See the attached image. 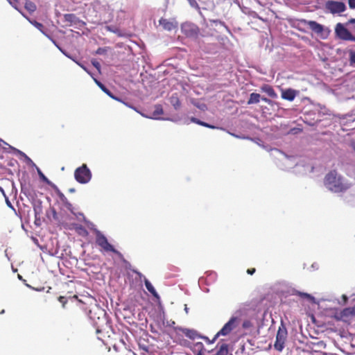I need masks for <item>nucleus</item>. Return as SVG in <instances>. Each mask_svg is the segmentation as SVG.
<instances>
[{
	"instance_id": "f257e3e1",
	"label": "nucleus",
	"mask_w": 355,
	"mask_h": 355,
	"mask_svg": "<svg viewBox=\"0 0 355 355\" xmlns=\"http://www.w3.org/2000/svg\"><path fill=\"white\" fill-rule=\"evenodd\" d=\"M88 317L92 321V325L96 328V334H100L107 327H110V318L105 310L98 305L96 304L89 311Z\"/></svg>"
},
{
	"instance_id": "f03ea898",
	"label": "nucleus",
	"mask_w": 355,
	"mask_h": 355,
	"mask_svg": "<svg viewBox=\"0 0 355 355\" xmlns=\"http://www.w3.org/2000/svg\"><path fill=\"white\" fill-rule=\"evenodd\" d=\"M79 215L83 216V220L87 225V227L95 234L96 244L102 248L105 252H111L125 261V260L123 259V254L119 250H117L113 245L108 242L107 237L96 227V225L92 222L88 220L84 216L83 213L80 212Z\"/></svg>"
},
{
	"instance_id": "7ed1b4c3",
	"label": "nucleus",
	"mask_w": 355,
	"mask_h": 355,
	"mask_svg": "<svg viewBox=\"0 0 355 355\" xmlns=\"http://www.w3.org/2000/svg\"><path fill=\"white\" fill-rule=\"evenodd\" d=\"M324 183L329 191L335 193L343 192L349 188V184L345 182L344 178L334 170L325 175Z\"/></svg>"
},
{
	"instance_id": "20e7f679",
	"label": "nucleus",
	"mask_w": 355,
	"mask_h": 355,
	"mask_svg": "<svg viewBox=\"0 0 355 355\" xmlns=\"http://www.w3.org/2000/svg\"><path fill=\"white\" fill-rule=\"evenodd\" d=\"M308 26V27L315 34L320 36L322 39H327L330 33V30L325 26L313 20H307L305 19H297V26H294L299 31L305 32L300 26Z\"/></svg>"
},
{
	"instance_id": "39448f33",
	"label": "nucleus",
	"mask_w": 355,
	"mask_h": 355,
	"mask_svg": "<svg viewBox=\"0 0 355 355\" xmlns=\"http://www.w3.org/2000/svg\"><path fill=\"white\" fill-rule=\"evenodd\" d=\"M245 308H241L236 310L234 313L230 318L228 321L225 322L223 327L218 331L217 336H228L239 326L241 322V317L245 313Z\"/></svg>"
},
{
	"instance_id": "423d86ee",
	"label": "nucleus",
	"mask_w": 355,
	"mask_h": 355,
	"mask_svg": "<svg viewBox=\"0 0 355 355\" xmlns=\"http://www.w3.org/2000/svg\"><path fill=\"white\" fill-rule=\"evenodd\" d=\"M73 175L77 182L85 184L92 180V173L86 164H83L75 169Z\"/></svg>"
},
{
	"instance_id": "0eeeda50",
	"label": "nucleus",
	"mask_w": 355,
	"mask_h": 355,
	"mask_svg": "<svg viewBox=\"0 0 355 355\" xmlns=\"http://www.w3.org/2000/svg\"><path fill=\"white\" fill-rule=\"evenodd\" d=\"M288 336V331L285 322L282 320L280 325L278 328L275 341L274 343V348L275 350L281 352L285 347V342Z\"/></svg>"
},
{
	"instance_id": "6e6552de",
	"label": "nucleus",
	"mask_w": 355,
	"mask_h": 355,
	"mask_svg": "<svg viewBox=\"0 0 355 355\" xmlns=\"http://www.w3.org/2000/svg\"><path fill=\"white\" fill-rule=\"evenodd\" d=\"M348 24L338 23L334 28V33L336 38L344 40L355 42V35H354L347 28Z\"/></svg>"
},
{
	"instance_id": "1a4fd4ad",
	"label": "nucleus",
	"mask_w": 355,
	"mask_h": 355,
	"mask_svg": "<svg viewBox=\"0 0 355 355\" xmlns=\"http://www.w3.org/2000/svg\"><path fill=\"white\" fill-rule=\"evenodd\" d=\"M181 31L187 37L196 39L198 37L200 29L196 24L186 21L181 24Z\"/></svg>"
},
{
	"instance_id": "9d476101",
	"label": "nucleus",
	"mask_w": 355,
	"mask_h": 355,
	"mask_svg": "<svg viewBox=\"0 0 355 355\" xmlns=\"http://www.w3.org/2000/svg\"><path fill=\"white\" fill-rule=\"evenodd\" d=\"M325 8L331 14H340L346 10L345 3L340 1L328 0L325 3Z\"/></svg>"
},
{
	"instance_id": "9b49d317",
	"label": "nucleus",
	"mask_w": 355,
	"mask_h": 355,
	"mask_svg": "<svg viewBox=\"0 0 355 355\" xmlns=\"http://www.w3.org/2000/svg\"><path fill=\"white\" fill-rule=\"evenodd\" d=\"M206 277H201L198 279V285L206 284L207 286L214 284L217 279V273L213 270L205 272Z\"/></svg>"
},
{
	"instance_id": "f8f14e48",
	"label": "nucleus",
	"mask_w": 355,
	"mask_h": 355,
	"mask_svg": "<svg viewBox=\"0 0 355 355\" xmlns=\"http://www.w3.org/2000/svg\"><path fill=\"white\" fill-rule=\"evenodd\" d=\"M9 148H10L11 153H12L13 154H15L16 155L20 156L19 158L23 159L24 162L28 166L33 167L35 168H36V167H37V166L33 162V161L26 153H24L21 150H20L12 146H9Z\"/></svg>"
},
{
	"instance_id": "ddd939ff",
	"label": "nucleus",
	"mask_w": 355,
	"mask_h": 355,
	"mask_svg": "<svg viewBox=\"0 0 355 355\" xmlns=\"http://www.w3.org/2000/svg\"><path fill=\"white\" fill-rule=\"evenodd\" d=\"M159 24L162 26V28L167 31H171L177 28L178 26V23L175 19H167L163 17H162L159 20Z\"/></svg>"
},
{
	"instance_id": "4468645a",
	"label": "nucleus",
	"mask_w": 355,
	"mask_h": 355,
	"mask_svg": "<svg viewBox=\"0 0 355 355\" xmlns=\"http://www.w3.org/2000/svg\"><path fill=\"white\" fill-rule=\"evenodd\" d=\"M216 352L213 355H228L230 352V345L220 340L216 346Z\"/></svg>"
},
{
	"instance_id": "2eb2a0df",
	"label": "nucleus",
	"mask_w": 355,
	"mask_h": 355,
	"mask_svg": "<svg viewBox=\"0 0 355 355\" xmlns=\"http://www.w3.org/2000/svg\"><path fill=\"white\" fill-rule=\"evenodd\" d=\"M299 94V91L293 88L282 89L281 90V96L283 99L293 101L296 96Z\"/></svg>"
},
{
	"instance_id": "dca6fc26",
	"label": "nucleus",
	"mask_w": 355,
	"mask_h": 355,
	"mask_svg": "<svg viewBox=\"0 0 355 355\" xmlns=\"http://www.w3.org/2000/svg\"><path fill=\"white\" fill-rule=\"evenodd\" d=\"M63 17L64 21L70 23V25L73 24L79 26H83L85 25V23L83 20L80 19L75 14H64Z\"/></svg>"
},
{
	"instance_id": "f3484780",
	"label": "nucleus",
	"mask_w": 355,
	"mask_h": 355,
	"mask_svg": "<svg viewBox=\"0 0 355 355\" xmlns=\"http://www.w3.org/2000/svg\"><path fill=\"white\" fill-rule=\"evenodd\" d=\"M164 113V110L160 104H157L155 105V110L152 113L151 116L145 115L144 114L140 113V114L146 118L155 119V120H166L163 117L158 116Z\"/></svg>"
},
{
	"instance_id": "a211bd4d",
	"label": "nucleus",
	"mask_w": 355,
	"mask_h": 355,
	"mask_svg": "<svg viewBox=\"0 0 355 355\" xmlns=\"http://www.w3.org/2000/svg\"><path fill=\"white\" fill-rule=\"evenodd\" d=\"M355 315V309L354 308H345L342 310L338 315L336 316V318L338 320H344L345 318H349Z\"/></svg>"
},
{
	"instance_id": "6ab92c4d",
	"label": "nucleus",
	"mask_w": 355,
	"mask_h": 355,
	"mask_svg": "<svg viewBox=\"0 0 355 355\" xmlns=\"http://www.w3.org/2000/svg\"><path fill=\"white\" fill-rule=\"evenodd\" d=\"M181 331L185 335L186 337L191 340H195L196 338H200V336H202L200 333H198L196 330L193 329L188 328H181Z\"/></svg>"
},
{
	"instance_id": "aec40b11",
	"label": "nucleus",
	"mask_w": 355,
	"mask_h": 355,
	"mask_svg": "<svg viewBox=\"0 0 355 355\" xmlns=\"http://www.w3.org/2000/svg\"><path fill=\"white\" fill-rule=\"evenodd\" d=\"M144 285L147 291L158 301H160V296L153 286L151 282L146 278L144 277Z\"/></svg>"
},
{
	"instance_id": "412c9836",
	"label": "nucleus",
	"mask_w": 355,
	"mask_h": 355,
	"mask_svg": "<svg viewBox=\"0 0 355 355\" xmlns=\"http://www.w3.org/2000/svg\"><path fill=\"white\" fill-rule=\"evenodd\" d=\"M261 91L266 93L269 97L272 98H277V94L273 87L268 84H264L261 87Z\"/></svg>"
},
{
	"instance_id": "4be33fe9",
	"label": "nucleus",
	"mask_w": 355,
	"mask_h": 355,
	"mask_svg": "<svg viewBox=\"0 0 355 355\" xmlns=\"http://www.w3.org/2000/svg\"><path fill=\"white\" fill-rule=\"evenodd\" d=\"M294 294L302 297V298L306 299L307 301H309L311 303H313V304L316 303L315 297L309 293L299 291H295Z\"/></svg>"
},
{
	"instance_id": "5701e85b",
	"label": "nucleus",
	"mask_w": 355,
	"mask_h": 355,
	"mask_svg": "<svg viewBox=\"0 0 355 355\" xmlns=\"http://www.w3.org/2000/svg\"><path fill=\"white\" fill-rule=\"evenodd\" d=\"M32 206L33 208L35 216L42 214L43 206H42V201L40 199H38L37 201H35V202L32 205Z\"/></svg>"
},
{
	"instance_id": "b1692460",
	"label": "nucleus",
	"mask_w": 355,
	"mask_h": 355,
	"mask_svg": "<svg viewBox=\"0 0 355 355\" xmlns=\"http://www.w3.org/2000/svg\"><path fill=\"white\" fill-rule=\"evenodd\" d=\"M169 101L175 110L180 108L181 103L177 94H173L169 98Z\"/></svg>"
},
{
	"instance_id": "393cba45",
	"label": "nucleus",
	"mask_w": 355,
	"mask_h": 355,
	"mask_svg": "<svg viewBox=\"0 0 355 355\" xmlns=\"http://www.w3.org/2000/svg\"><path fill=\"white\" fill-rule=\"evenodd\" d=\"M261 101V95L256 92H252L250 94L249 98L247 101L248 105L257 104Z\"/></svg>"
},
{
	"instance_id": "a878e982",
	"label": "nucleus",
	"mask_w": 355,
	"mask_h": 355,
	"mask_svg": "<svg viewBox=\"0 0 355 355\" xmlns=\"http://www.w3.org/2000/svg\"><path fill=\"white\" fill-rule=\"evenodd\" d=\"M313 105L315 106V109L320 112V113L323 115V116H325V115H327V116H330L331 115V112L330 110H329L325 105H322L320 103H313Z\"/></svg>"
},
{
	"instance_id": "bb28decb",
	"label": "nucleus",
	"mask_w": 355,
	"mask_h": 355,
	"mask_svg": "<svg viewBox=\"0 0 355 355\" xmlns=\"http://www.w3.org/2000/svg\"><path fill=\"white\" fill-rule=\"evenodd\" d=\"M24 8L27 11L29 12V13L34 12L37 9L35 3L30 0H26L24 3Z\"/></svg>"
},
{
	"instance_id": "cd10ccee",
	"label": "nucleus",
	"mask_w": 355,
	"mask_h": 355,
	"mask_svg": "<svg viewBox=\"0 0 355 355\" xmlns=\"http://www.w3.org/2000/svg\"><path fill=\"white\" fill-rule=\"evenodd\" d=\"M210 22L211 25H214L216 27H218V26L223 27L227 33H230V29L228 28V26L225 24V23L223 21H221L220 19H211L210 20Z\"/></svg>"
},
{
	"instance_id": "c85d7f7f",
	"label": "nucleus",
	"mask_w": 355,
	"mask_h": 355,
	"mask_svg": "<svg viewBox=\"0 0 355 355\" xmlns=\"http://www.w3.org/2000/svg\"><path fill=\"white\" fill-rule=\"evenodd\" d=\"M36 171L38 174L39 178L40 181L46 183V184L49 185L50 184H52V182L49 180V178L43 173V172L41 171V169L37 166L36 167Z\"/></svg>"
},
{
	"instance_id": "c756f323",
	"label": "nucleus",
	"mask_w": 355,
	"mask_h": 355,
	"mask_svg": "<svg viewBox=\"0 0 355 355\" xmlns=\"http://www.w3.org/2000/svg\"><path fill=\"white\" fill-rule=\"evenodd\" d=\"M32 192H33V190L31 189L30 186L21 183V193L24 194L26 198H28L32 193Z\"/></svg>"
},
{
	"instance_id": "7c9ffc66",
	"label": "nucleus",
	"mask_w": 355,
	"mask_h": 355,
	"mask_svg": "<svg viewBox=\"0 0 355 355\" xmlns=\"http://www.w3.org/2000/svg\"><path fill=\"white\" fill-rule=\"evenodd\" d=\"M60 201L63 203V205L65 206V207L70 211L72 212V209H73V205L71 202H69V200H67V198L65 197V196L64 194H62V196H60L59 197Z\"/></svg>"
},
{
	"instance_id": "2f4dec72",
	"label": "nucleus",
	"mask_w": 355,
	"mask_h": 355,
	"mask_svg": "<svg viewBox=\"0 0 355 355\" xmlns=\"http://www.w3.org/2000/svg\"><path fill=\"white\" fill-rule=\"evenodd\" d=\"M192 104L201 111H205L207 110V105L205 103L198 100L192 101Z\"/></svg>"
},
{
	"instance_id": "473e14b6",
	"label": "nucleus",
	"mask_w": 355,
	"mask_h": 355,
	"mask_svg": "<svg viewBox=\"0 0 355 355\" xmlns=\"http://www.w3.org/2000/svg\"><path fill=\"white\" fill-rule=\"evenodd\" d=\"M26 18L28 20V21H29V22H30L33 26H35L37 30H39L40 32H41V31H42V30H44V26L42 23L39 22V21H36V20H35V19H30V18H28V17H26Z\"/></svg>"
},
{
	"instance_id": "72a5a7b5",
	"label": "nucleus",
	"mask_w": 355,
	"mask_h": 355,
	"mask_svg": "<svg viewBox=\"0 0 355 355\" xmlns=\"http://www.w3.org/2000/svg\"><path fill=\"white\" fill-rule=\"evenodd\" d=\"M191 349L193 352H195L196 351H197V352H201V351H205V348L202 342H197V343H194L193 347H191Z\"/></svg>"
},
{
	"instance_id": "f704fd0d",
	"label": "nucleus",
	"mask_w": 355,
	"mask_h": 355,
	"mask_svg": "<svg viewBox=\"0 0 355 355\" xmlns=\"http://www.w3.org/2000/svg\"><path fill=\"white\" fill-rule=\"evenodd\" d=\"M94 82L96 83V84L99 87V88L104 92L107 95H108V94H110L112 91L110 90L103 83H102L101 81H99L98 80L96 79V78H94Z\"/></svg>"
},
{
	"instance_id": "c9c22d12",
	"label": "nucleus",
	"mask_w": 355,
	"mask_h": 355,
	"mask_svg": "<svg viewBox=\"0 0 355 355\" xmlns=\"http://www.w3.org/2000/svg\"><path fill=\"white\" fill-rule=\"evenodd\" d=\"M349 65L352 67H355V51L349 50Z\"/></svg>"
},
{
	"instance_id": "e433bc0d",
	"label": "nucleus",
	"mask_w": 355,
	"mask_h": 355,
	"mask_svg": "<svg viewBox=\"0 0 355 355\" xmlns=\"http://www.w3.org/2000/svg\"><path fill=\"white\" fill-rule=\"evenodd\" d=\"M218 336V332L216 333V334L214 336V338L211 340H210L207 336H204V335H202L201 336H200V338L204 340L208 344H213L220 337V336Z\"/></svg>"
},
{
	"instance_id": "4c0bfd02",
	"label": "nucleus",
	"mask_w": 355,
	"mask_h": 355,
	"mask_svg": "<svg viewBox=\"0 0 355 355\" xmlns=\"http://www.w3.org/2000/svg\"><path fill=\"white\" fill-rule=\"evenodd\" d=\"M107 29L108 31H110V32L116 34L119 37H123L124 36V35L122 33L121 30H119V28H116L114 26H107Z\"/></svg>"
},
{
	"instance_id": "58836bf2",
	"label": "nucleus",
	"mask_w": 355,
	"mask_h": 355,
	"mask_svg": "<svg viewBox=\"0 0 355 355\" xmlns=\"http://www.w3.org/2000/svg\"><path fill=\"white\" fill-rule=\"evenodd\" d=\"M76 230L80 235L87 236L88 234L87 230L81 225H78Z\"/></svg>"
},
{
	"instance_id": "ea45409f",
	"label": "nucleus",
	"mask_w": 355,
	"mask_h": 355,
	"mask_svg": "<svg viewBox=\"0 0 355 355\" xmlns=\"http://www.w3.org/2000/svg\"><path fill=\"white\" fill-rule=\"evenodd\" d=\"M108 96H110L111 98L116 101H119V102H123V97L121 96L120 95L117 94H115L112 92H111L110 94H108L107 95Z\"/></svg>"
},
{
	"instance_id": "a19ab883",
	"label": "nucleus",
	"mask_w": 355,
	"mask_h": 355,
	"mask_svg": "<svg viewBox=\"0 0 355 355\" xmlns=\"http://www.w3.org/2000/svg\"><path fill=\"white\" fill-rule=\"evenodd\" d=\"M253 327V323L250 320H245L242 322V328L243 329H249Z\"/></svg>"
},
{
	"instance_id": "79ce46f5",
	"label": "nucleus",
	"mask_w": 355,
	"mask_h": 355,
	"mask_svg": "<svg viewBox=\"0 0 355 355\" xmlns=\"http://www.w3.org/2000/svg\"><path fill=\"white\" fill-rule=\"evenodd\" d=\"M123 104H124L125 106H127L128 107H130L132 110H134L135 111H136L138 113H141L138 110L137 108L134 106L131 103H130L129 101H126L125 98H123V102H121Z\"/></svg>"
},
{
	"instance_id": "37998d69",
	"label": "nucleus",
	"mask_w": 355,
	"mask_h": 355,
	"mask_svg": "<svg viewBox=\"0 0 355 355\" xmlns=\"http://www.w3.org/2000/svg\"><path fill=\"white\" fill-rule=\"evenodd\" d=\"M8 2L10 3V5H11V6H12L15 9H16V10H18L20 13H21V15H22L24 17H26V16H25V15L21 12V11L20 10V9H19V6H18V1H17V0H16V1H14V0H12V1L8 0Z\"/></svg>"
},
{
	"instance_id": "c03bdc74",
	"label": "nucleus",
	"mask_w": 355,
	"mask_h": 355,
	"mask_svg": "<svg viewBox=\"0 0 355 355\" xmlns=\"http://www.w3.org/2000/svg\"><path fill=\"white\" fill-rule=\"evenodd\" d=\"M27 198L28 199L31 205H33L35 202V201H37L38 198H37V194L35 191H33V192H32V193Z\"/></svg>"
},
{
	"instance_id": "a18cd8bd",
	"label": "nucleus",
	"mask_w": 355,
	"mask_h": 355,
	"mask_svg": "<svg viewBox=\"0 0 355 355\" xmlns=\"http://www.w3.org/2000/svg\"><path fill=\"white\" fill-rule=\"evenodd\" d=\"M49 186H50L55 191L58 198L63 194V193L53 182H52V184H50Z\"/></svg>"
},
{
	"instance_id": "49530a36",
	"label": "nucleus",
	"mask_w": 355,
	"mask_h": 355,
	"mask_svg": "<svg viewBox=\"0 0 355 355\" xmlns=\"http://www.w3.org/2000/svg\"><path fill=\"white\" fill-rule=\"evenodd\" d=\"M107 53V49L105 47H98L95 51L96 55H104Z\"/></svg>"
},
{
	"instance_id": "de8ad7c7",
	"label": "nucleus",
	"mask_w": 355,
	"mask_h": 355,
	"mask_svg": "<svg viewBox=\"0 0 355 355\" xmlns=\"http://www.w3.org/2000/svg\"><path fill=\"white\" fill-rule=\"evenodd\" d=\"M201 126H203V127H206V128H210V129H219L218 127L214 125H212V124H210V123H208L205 121H203L202 122Z\"/></svg>"
},
{
	"instance_id": "09e8293b",
	"label": "nucleus",
	"mask_w": 355,
	"mask_h": 355,
	"mask_svg": "<svg viewBox=\"0 0 355 355\" xmlns=\"http://www.w3.org/2000/svg\"><path fill=\"white\" fill-rule=\"evenodd\" d=\"M189 3L191 7L196 10H200V6L196 0H189Z\"/></svg>"
},
{
	"instance_id": "8fccbe9b",
	"label": "nucleus",
	"mask_w": 355,
	"mask_h": 355,
	"mask_svg": "<svg viewBox=\"0 0 355 355\" xmlns=\"http://www.w3.org/2000/svg\"><path fill=\"white\" fill-rule=\"evenodd\" d=\"M92 64L98 71L101 70V66L98 60L93 59L92 60Z\"/></svg>"
},
{
	"instance_id": "3c124183",
	"label": "nucleus",
	"mask_w": 355,
	"mask_h": 355,
	"mask_svg": "<svg viewBox=\"0 0 355 355\" xmlns=\"http://www.w3.org/2000/svg\"><path fill=\"white\" fill-rule=\"evenodd\" d=\"M58 301L62 304L63 308H65V304L67 302V299L64 296H60Z\"/></svg>"
},
{
	"instance_id": "603ef678",
	"label": "nucleus",
	"mask_w": 355,
	"mask_h": 355,
	"mask_svg": "<svg viewBox=\"0 0 355 355\" xmlns=\"http://www.w3.org/2000/svg\"><path fill=\"white\" fill-rule=\"evenodd\" d=\"M34 224L37 226V227H39L41 225V215H37V216H35V221H34Z\"/></svg>"
},
{
	"instance_id": "864d4df0",
	"label": "nucleus",
	"mask_w": 355,
	"mask_h": 355,
	"mask_svg": "<svg viewBox=\"0 0 355 355\" xmlns=\"http://www.w3.org/2000/svg\"><path fill=\"white\" fill-rule=\"evenodd\" d=\"M190 121L192 122V123H196L198 125H201L202 121L200 120L199 119L196 118V117H194V116H191L190 118Z\"/></svg>"
},
{
	"instance_id": "5fc2aeb1",
	"label": "nucleus",
	"mask_w": 355,
	"mask_h": 355,
	"mask_svg": "<svg viewBox=\"0 0 355 355\" xmlns=\"http://www.w3.org/2000/svg\"><path fill=\"white\" fill-rule=\"evenodd\" d=\"M5 198V200H6V203L7 205V206L8 207H10V209H12V210H15V208L13 207V205H12L11 202L10 201L8 197L6 195V196H4Z\"/></svg>"
},
{
	"instance_id": "6e6d98bb",
	"label": "nucleus",
	"mask_w": 355,
	"mask_h": 355,
	"mask_svg": "<svg viewBox=\"0 0 355 355\" xmlns=\"http://www.w3.org/2000/svg\"><path fill=\"white\" fill-rule=\"evenodd\" d=\"M261 100L264 101V102H266V103H267L268 105H272L274 103V102L272 100H270V99H269V98H266V97H265L263 96H261Z\"/></svg>"
},
{
	"instance_id": "4d7b16f0",
	"label": "nucleus",
	"mask_w": 355,
	"mask_h": 355,
	"mask_svg": "<svg viewBox=\"0 0 355 355\" xmlns=\"http://www.w3.org/2000/svg\"><path fill=\"white\" fill-rule=\"evenodd\" d=\"M132 272L136 274L140 279L143 278L144 279V277H146L141 272H140L137 269H132Z\"/></svg>"
},
{
	"instance_id": "13d9d810",
	"label": "nucleus",
	"mask_w": 355,
	"mask_h": 355,
	"mask_svg": "<svg viewBox=\"0 0 355 355\" xmlns=\"http://www.w3.org/2000/svg\"><path fill=\"white\" fill-rule=\"evenodd\" d=\"M160 313L159 314V319L164 320L165 319V314L162 306H160Z\"/></svg>"
},
{
	"instance_id": "bf43d9fd",
	"label": "nucleus",
	"mask_w": 355,
	"mask_h": 355,
	"mask_svg": "<svg viewBox=\"0 0 355 355\" xmlns=\"http://www.w3.org/2000/svg\"><path fill=\"white\" fill-rule=\"evenodd\" d=\"M50 210H51V211L52 213L53 218L55 220H57L58 219V214H57V211H56L54 207H51Z\"/></svg>"
},
{
	"instance_id": "052dcab7",
	"label": "nucleus",
	"mask_w": 355,
	"mask_h": 355,
	"mask_svg": "<svg viewBox=\"0 0 355 355\" xmlns=\"http://www.w3.org/2000/svg\"><path fill=\"white\" fill-rule=\"evenodd\" d=\"M348 4L351 9H355V0H348Z\"/></svg>"
},
{
	"instance_id": "680f3d73",
	"label": "nucleus",
	"mask_w": 355,
	"mask_h": 355,
	"mask_svg": "<svg viewBox=\"0 0 355 355\" xmlns=\"http://www.w3.org/2000/svg\"><path fill=\"white\" fill-rule=\"evenodd\" d=\"M311 268L313 269V270H316L319 268V265L318 263L315 262V263H312V265L311 266Z\"/></svg>"
},
{
	"instance_id": "e2e57ef3",
	"label": "nucleus",
	"mask_w": 355,
	"mask_h": 355,
	"mask_svg": "<svg viewBox=\"0 0 355 355\" xmlns=\"http://www.w3.org/2000/svg\"><path fill=\"white\" fill-rule=\"evenodd\" d=\"M33 242H34L35 244H37V246H38L41 250H43V248H43V246H42V245H40L38 244V240H37V239H36V238H35V237H33Z\"/></svg>"
},
{
	"instance_id": "0e129e2a",
	"label": "nucleus",
	"mask_w": 355,
	"mask_h": 355,
	"mask_svg": "<svg viewBox=\"0 0 355 355\" xmlns=\"http://www.w3.org/2000/svg\"><path fill=\"white\" fill-rule=\"evenodd\" d=\"M347 24H354L355 28V18H351L347 22Z\"/></svg>"
},
{
	"instance_id": "69168bd1",
	"label": "nucleus",
	"mask_w": 355,
	"mask_h": 355,
	"mask_svg": "<svg viewBox=\"0 0 355 355\" xmlns=\"http://www.w3.org/2000/svg\"><path fill=\"white\" fill-rule=\"evenodd\" d=\"M76 64H78L82 69H83L85 71H87L88 73L89 72L87 71V69L86 67H85L83 64H81L80 62H76Z\"/></svg>"
},
{
	"instance_id": "338daca9",
	"label": "nucleus",
	"mask_w": 355,
	"mask_h": 355,
	"mask_svg": "<svg viewBox=\"0 0 355 355\" xmlns=\"http://www.w3.org/2000/svg\"><path fill=\"white\" fill-rule=\"evenodd\" d=\"M41 33L45 35L46 37L48 36V35L49 34V31L46 28L44 27V30H42V31H41Z\"/></svg>"
},
{
	"instance_id": "774afa93",
	"label": "nucleus",
	"mask_w": 355,
	"mask_h": 355,
	"mask_svg": "<svg viewBox=\"0 0 355 355\" xmlns=\"http://www.w3.org/2000/svg\"><path fill=\"white\" fill-rule=\"evenodd\" d=\"M247 272L249 275H253L255 272V268H249L248 269Z\"/></svg>"
}]
</instances>
